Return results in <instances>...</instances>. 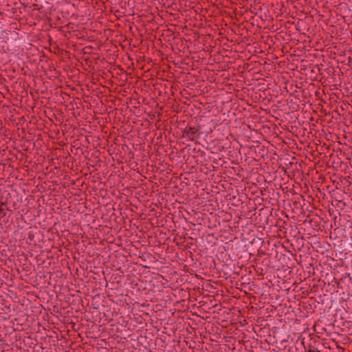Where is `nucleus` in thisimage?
Masks as SVG:
<instances>
[{
  "instance_id": "20e7f679",
  "label": "nucleus",
  "mask_w": 352,
  "mask_h": 352,
  "mask_svg": "<svg viewBox=\"0 0 352 352\" xmlns=\"http://www.w3.org/2000/svg\"><path fill=\"white\" fill-rule=\"evenodd\" d=\"M0 52H5V50H4V46H1V47L0 48Z\"/></svg>"
},
{
  "instance_id": "f03ea898",
  "label": "nucleus",
  "mask_w": 352,
  "mask_h": 352,
  "mask_svg": "<svg viewBox=\"0 0 352 352\" xmlns=\"http://www.w3.org/2000/svg\"><path fill=\"white\" fill-rule=\"evenodd\" d=\"M91 48V47L90 45L86 47L84 50H85V53H88L89 52V50Z\"/></svg>"
},
{
  "instance_id": "f257e3e1",
  "label": "nucleus",
  "mask_w": 352,
  "mask_h": 352,
  "mask_svg": "<svg viewBox=\"0 0 352 352\" xmlns=\"http://www.w3.org/2000/svg\"><path fill=\"white\" fill-rule=\"evenodd\" d=\"M294 52L295 53L294 54L295 56H300L301 55V54L302 53V50H294Z\"/></svg>"
},
{
  "instance_id": "7ed1b4c3",
  "label": "nucleus",
  "mask_w": 352,
  "mask_h": 352,
  "mask_svg": "<svg viewBox=\"0 0 352 352\" xmlns=\"http://www.w3.org/2000/svg\"><path fill=\"white\" fill-rule=\"evenodd\" d=\"M56 45H52V47H53V48H54V50L56 49ZM51 47H52V45H49V50H50V51H52V48H51Z\"/></svg>"
}]
</instances>
